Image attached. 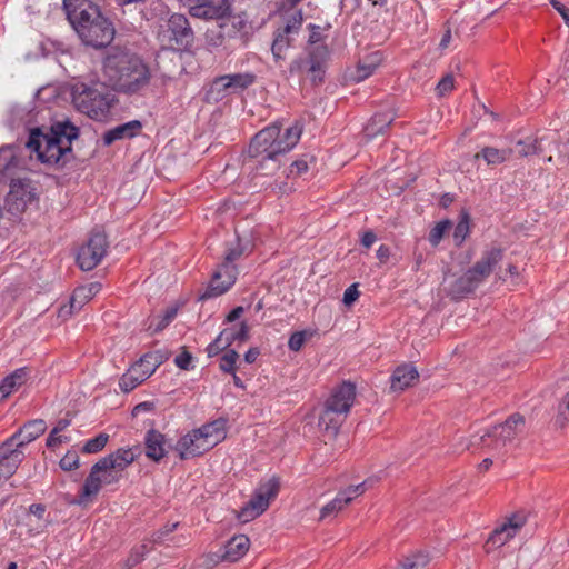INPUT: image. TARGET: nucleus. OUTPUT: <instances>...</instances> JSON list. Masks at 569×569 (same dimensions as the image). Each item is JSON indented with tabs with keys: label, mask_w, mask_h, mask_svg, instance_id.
Masks as SVG:
<instances>
[{
	"label": "nucleus",
	"mask_w": 569,
	"mask_h": 569,
	"mask_svg": "<svg viewBox=\"0 0 569 569\" xmlns=\"http://www.w3.org/2000/svg\"><path fill=\"white\" fill-rule=\"evenodd\" d=\"M301 126L296 122L282 130L279 123H273L259 131L251 140L248 154L262 174H270L280 167L279 157L290 151L299 141Z\"/></svg>",
	"instance_id": "nucleus-1"
},
{
	"label": "nucleus",
	"mask_w": 569,
	"mask_h": 569,
	"mask_svg": "<svg viewBox=\"0 0 569 569\" xmlns=\"http://www.w3.org/2000/svg\"><path fill=\"white\" fill-rule=\"evenodd\" d=\"M67 18L86 46L103 48L111 43L116 29L99 7L87 0H63Z\"/></svg>",
	"instance_id": "nucleus-2"
},
{
	"label": "nucleus",
	"mask_w": 569,
	"mask_h": 569,
	"mask_svg": "<svg viewBox=\"0 0 569 569\" xmlns=\"http://www.w3.org/2000/svg\"><path fill=\"white\" fill-rule=\"evenodd\" d=\"M103 71L110 84L126 93L142 90L151 79V71L143 60L122 49H112L108 53L103 61Z\"/></svg>",
	"instance_id": "nucleus-3"
},
{
	"label": "nucleus",
	"mask_w": 569,
	"mask_h": 569,
	"mask_svg": "<svg viewBox=\"0 0 569 569\" xmlns=\"http://www.w3.org/2000/svg\"><path fill=\"white\" fill-rule=\"evenodd\" d=\"M78 138V128L68 121L57 122L48 131L33 129L27 148L37 153L42 163L58 164L71 153V144Z\"/></svg>",
	"instance_id": "nucleus-4"
},
{
	"label": "nucleus",
	"mask_w": 569,
	"mask_h": 569,
	"mask_svg": "<svg viewBox=\"0 0 569 569\" xmlns=\"http://www.w3.org/2000/svg\"><path fill=\"white\" fill-rule=\"evenodd\" d=\"M525 427V418L515 413L503 423L483 428L469 437L460 436L455 443V451L489 449L500 452L512 443Z\"/></svg>",
	"instance_id": "nucleus-5"
},
{
	"label": "nucleus",
	"mask_w": 569,
	"mask_h": 569,
	"mask_svg": "<svg viewBox=\"0 0 569 569\" xmlns=\"http://www.w3.org/2000/svg\"><path fill=\"white\" fill-rule=\"evenodd\" d=\"M226 438L224 422L216 420L183 436L176 446L181 459H189L210 450Z\"/></svg>",
	"instance_id": "nucleus-6"
},
{
	"label": "nucleus",
	"mask_w": 569,
	"mask_h": 569,
	"mask_svg": "<svg viewBox=\"0 0 569 569\" xmlns=\"http://www.w3.org/2000/svg\"><path fill=\"white\" fill-rule=\"evenodd\" d=\"M158 40L161 46L171 50H181L192 40V30L183 14L174 13L160 24Z\"/></svg>",
	"instance_id": "nucleus-7"
},
{
	"label": "nucleus",
	"mask_w": 569,
	"mask_h": 569,
	"mask_svg": "<svg viewBox=\"0 0 569 569\" xmlns=\"http://www.w3.org/2000/svg\"><path fill=\"white\" fill-rule=\"evenodd\" d=\"M502 253L500 249H491L482 256V258L469 269L463 276L456 281V293H468L473 291L489 274L493 267L501 260Z\"/></svg>",
	"instance_id": "nucleus-8"
},
{
	"label": "nucleus",
	"mask_w": 569,
	"mask_h": 569,
	"mask_svg": "<svg viewBox=\"0 0 569 569\" xmlns=\"http://www.w3.org/2000/svg\"><path fill=\"white\" fill-rule=\"evenodd\" d=\"M279 488V479L276 477L261 482L251 499L239 511V520L249 522L262 515L268 509L270 502L277 497Z\"/></svg>",
	"instance_id": "nucleus-9"
},
{
	"label": "nucleus",
	"mask_w": 569,
	"mask_h": 569,
	"mask_svg": "<svg viewBox=\"0 0 569 569\" xmlns=\"http://www.w3.org/2000/svg\"><path fill=\"white\" fill-rule=\"evenodd\" d=\"M122 473L109 466L107 460L101 458L96 462L87 477L79 502H86L99 493L102 486L114 485L120 481Z\"/></svg>",
	"instance_id": "nucleus-10"
},
{
	"label": "nucleus",
	"mask_w": 569,
	"mask_h": 569,
	"mask_svg": "<svg viewBox=\"0 0 569 569\" xmlns=\"http://www.w3.org/2000/svg\"><path fill=\"white\" fill-rule=\"evenodd\" d=\"M112 94L102 92L97 88H84L73 101L78 110L94 120H103L111 107Z\"/></svg>",
	"instance_id": "nucleus-11"
},
{
	"label": "nucleus",
	"mask_w": 569,
	"mask_h": 569,
	"mask_svg": "<svg viewBox=\"0 0 569 569\" xmlns=\"http://www.w3.org/2000/svg\"><path fill=\"white\" fill-rule=\"evenodd\" d=\"M281 26L274 32L272 42V54L276 60L284 58V52L291 46L293 37L298 34L301 29L303 17L301 10L293 12L286 11L282 13Z\"/></svg>",
	"instance_id": "nucleus-12"
},
{
	"label": "nucleus",
	"mask_w": 569,
	"mask_h": 569,
	"mask_svg": "<svg viewBox=\"0 0 569 569\" xmlns=\"http://www.w3.org/2000/svg\"><path fill=\"white\" fill-rule=\"evenodd\" d=\"M241 254L242 251L238 248L227 251L224 262L214 271L210 286L202 298L217 297L230 289L237 279V268L233 261L240 258Z\"/></svg>",
	"instance_id": "nucleus-13"
},
{
	"label": "nucleus",
	"mask_w": 569,
	"mask_h": 569,
	"mask_svg": "<svg viewBox=\"0 0 569 569\" xmlns=\"http://www.w3.org/2000/svg\"><path fill=\"white\" fill-rule=\"evenodd\" d=\"M529 515L516 512L498 525L485 543L486 553H490L510 541L528 522Z\"/></svg>",
	"instance_id": "nucleus-14"
},
{
	"label": "nucleus",
	"mask_w": 569,
	"mask_h": 569,
	"mask_svg": "<svg viewBox=\"0 0 569 569\" xmlns=\"http://www.w3.org/2000/svg\"><path fill=\"white\" fill-rule=\"evenodd\" d=\"M107 247L106 236L100 232L93 233L78 252L77 262L79 267L84 271L96 268L104 257Z\"/></svg>",
	"instance_id": "nucleus-15"
},
{
	"label": "nucleus",
	"mask_w": 569,
	"mask_h": 569,
	"mask_svg": "<svg viewBox=\"0 0 569 569\" xmlns=\"http://www.w3.org/2000/svg\"><path fill=\"white\" fill-rule=\"evenodd\" d=\"M372 485L373 482L371 480H365L357 486H349L348 488L339 491L333 500L321 508L319 519L326 520L335 518L357 497L363 495L368 488L372 487Z\"/></svg>",
	"instance_id": "nucleus-16"
},
{
	"label": "nucleus",
	"mask_w": 569,
	"mask_h": 569,
	"mask_svg": "<svg viewBox=\"0 0 569 569\" xmlns=\"http://www.w3.org/2000/svg\"><path fill=\"white\" fill-rule=\"evenodd\" d=\"M256 81V76L251 72L230 73L218 77L211 84V92H217L222 97L239 93L249 88Z\"/></svg>",
	"instance_id": "nucleus-17"
},
{
	"label": "nucleus",
	"mask_w": 569,
	"mask_h": 569,
	"mask_svg": "<svg viewBox=\"0 0 569 569\" xmlns=\"http://www.w3.org/2000/svg\"><path fill=\"white\" fill-rule=\"evenodd\" d=\"M189 12L203 20H218L230 13L232 0H189Z\"/></svg>",
	"instance_id": "nucleus-18"
},
{
	"label": "nucleus",
	"mask_w": 569,
	"mask_h": 569,
	"mask_svg": "<svg viewBox=\"0 0 569 569\" xmlns=\"http://www.w3.org/2000/svg\"><path fill=\"white\" fill-rule=\"evenodd\" d=\"M14 445L8 439L0 445V480L9 479L24 459L23 450Z\"/></svg>",
	"instance_id": "nucleus-19"
},
{
	"label": "nucleus",
	"mask_w": 569,
	"mask_h": 569,
	"mask_svg": "<svg viewBox=\"0 0 569 569\" xmlns=\"http://www.w3.org/2000/svg\"><path fill=\"white\" fill-rule=\"evenodd\" d=\"M356 400V385L350 381H345L336 387L325 405L335 407V409L348 415Z\"/></svg>",
	"instance_id": "nucleus-20"
},
{
	"label": "nucleus",
	"mask_w": 569,
	"mask_h": 569,
	"mask_svg": "<svg viewBox=\"0 0 569 569\" xmlns=\"http://www.w3.org/2000/svg\"><path fill=\"white\" fill-rule=\"evenodd\" d=\"M101 284L99 282H92L87 286L78 287L70 299L69 306H63L59 310L60 318H68L73 312L79 311L84 303L91 300L99 291Z\"/></svg>",
	"instance_id": "nucleus-21"
},
{
	"label": "nucleus",
	"mask_w": 569,
	"mask_h": 569,
	"mask_svg": "<svg viewBox=\"0 0 569 569\" xmlns=\"http://www.w3.org/2000/svg\"><path fill=\"white\" fill-rule=\"evenodd\" d=\"M348 415L335 409V407L323 406L319 416L318 426L329 439L335 438Z\"/></svg>",
	"instance_id": "nucleus-22"
},
{
	"label": "nucleus",
	"mask_w": 569,
	"mask_h": 569,
	"mask_svg": "<svg viewBox=\"0 0 569 569\" xmlns=\"http://www.w3.org/2000/svg\"><path fill=\"white\" fill-rule=\"evenodd\" d=\"M46 431V423L43 420H32L27 422L22 428H20L17 432H14L8 440L14 446L23 450V448L40 437Z\"/></svg>",
	"instance_id": "nucleus-23"
},
{
	"label": "nucleus",
	"mask_w": 569,
	"mask_h": 569,
	"mask_svg": "<svg viewBox=\"0 0 569 569\" xmlns=\"http://www.w3.org/2000/svg\"><path fill=\"white\" fill-rule=\"evenodd\" d=\"M419 378L417 369L411 365H402L396 368L390 378V389L393 392H401L412 386Z\"/></svg>",
	"instance_id": "nucleus-24"
},
{
	"label": "nucleus",
	"mask_w": 569,
	"mask_h": 569,
	"mask_svg": "<svg viewBox=\"0 0 569 569\" xmlns=\"http://www.w3.org/2000/svg\"><path fill=\"white\" fill-rule=\"evenodd\" d=\"M249 547L250 540L247 536H234L224 545L221 559L223 561L236 562L248 552Z\"/></svg>",
	"instance_id": "nucleus-25"
},
{
	"label": "nucleus",
	"mask_w": 569,
	"mask_h": 569,
	"mask_svg": "<svg viewBox=\"0 0 569 569\" xmlns=\"http://www.w3.org/2000/svg\"><path fill=\"white\" fill-rule=\"evenodd\" d=\"M140 451L138 448H120L103 457L110 467L123 475V471L137 459Z\"/></svg>",
	"instance_id": "nucleus-26"
},
{
	"label": "nucleus",
	"mask_w": 569,
	"mask_h": 569,
	"mask_svg": "<svg viewBox=\"0 0 569 569\" xmlns=\"http://www.w3.org/2000/svg\"><path fill=\"white\" fill-rule=\"evenodd\" d=\"M146 456L153 461H159L166 456L164 436L157 430H149L144 438Z\"/></svg>",
	"instance_id": "nucleus-27"
},
{
	"label": "nucleus",
	"mask_w": 569,
	"mask_h": 569,
	"mask_svg": "<svg viewBox=\"0 0 569 569\" xmlns=\"http://www.w3.org/2000/svg\"><path fill=\"white\" fill-rule=\"evenodd\" d=\"M140 129L141 123L138 120H132L127 123L117 126L116 128L104 133V144L110 146L117 140L133 138L139 133Z\"/></svg>",
	"instance_id": "nucleus-28"
},
{
	"label": "nucleus",
	"mask_w": 569,
	"mask_h": 569,
	"mask_svg": "<svg viewBox=\"0 0 569 569\" xmlns=\"http://www.w3.org/2000/svg\"><path fill=\"white\" fill-rule=\"evenodd\" d=\"M381 53L379 51H375L363 59H361L355 70L352 79L357 82L363 81L368 77H370L375 70L381 63Z\"/></svg>",
	"instance_id": "nucleus-29"
},
{
	"label": "nucleus",
	"mask_w": 569,
	"mask_h": 569,
	"mask_svg": "<svg viewBox=\"0 0 569 569\" xmlns=\"http://www.w3.org/2000/svg\"><path fill=\"white\" fill-rule=\"evenodd\" d=\"M217 21L219 28L229 40L236 38L246 27V20L241 16L232 14L231 12L226 14V18H219Z\"/></svg>",
	"instance_id": "nucleus-30"
},
{
	"label": "nucleus",
	"mask_w": 569,
	"mask_h": 569,
	"mask_svg": "<svg viewBox=\"0 0 569 569\" xmlns=\"http://www.w3.org/2000/svg\"><path fill=\"white\" fill-rule=\"evenodd\" d=\"M392 121L393 114L391 112H381L375 114L365 128V136L368 139H372L378 134H382Z\"/></svg>",
	"instance_id": "nucleus-31"
},
{
	"label": "nucleus",
	"mask_w": 569,
	"mask_h": 569,
	"mask_svg": "<svg viewBox=\"0 0 569 569\" xmlns=\"http://www.w3.org/2000/svg\"><path fill=\"white\" fill-rule=\"evenodd\" d=\"M221 332L229 345L234 341L244 342L249 338V327L246 322L233 325L223 329Z\"/></svg>",
	"instance_id": "nucleus-32"
},
{
	"label": "nucleus",
	"mask_w": 569,
	"mask_h": 569,
	"mask_svg": "<svg viewBox=\"0 0 569 569\" xmlns=\"http://www.w3.org/2000/svg\"><path fill=\"white\" fill-rule=\"evenodd\" d=\"M509 152L507 150H500L492 147H486L481 152L476 153L475 158H483L488 164H499L507 160Z\"/></svg>",
	"instance_id": "nucleus-33"
},
{
	"label": "nucleus",
	"mask_w": 569,
	"mask_h": 569,
	"mask_svg": "<svg viewBox=\"0 0 569 569\" xmlns=\"http://www.w3.org/2000/svg\"><path fill=\"white\" fill-rule=\"evenodd\" d=\"M143 376H138L137 368L130 367L119 380V387L123 392H130L143 382Z\"/></svg>",
	"instance_id": "nucleus-34"
},
{
	"label": "nucleus",
	"mask_w": 569,
	"mask_h": 569,
	"mask_svg": "<svg viewBox=\"0 0 569 569\" xmlns=\"http://www.w3.org/2000/svg\"><path fill=\"white\" fill-rule=\"evenodd\" d=\"M429 561L427 553L419 552L405 558L397 569H427Z\"/></svg>",
	"instance_id": "nucleus-35"
},
{
	"label": "nucleus",
	"mask_w": 569,
	"mask_h": 569,
	"mask_svg": "<svg viewBox=\"0 0 569 569\" xmlns=\"http://www.w3.org/2000/svg\"><path fill=\"white\" fill-rule=\"evenodd\" d=\"M469 214L467 212H462L459 222L455 227L453 230V240L456 244H461L469 233Z\"/></svg>",
	"instance_id": "nucleus-36"
},
{
	"label": "nucleus",
	"mask_w": 569,
	"mask_h": 569,
	"mask_svg": "<svg viewBox=\"0 0 569 569\" xmlns=\"http://www.w3.org/2000/svg\"><path fill=\"white\" fill-rule=\"evenodd\" d=\"M176 315H177L176 308L167 309L160 319L154 318L151 321V323L149 326V330H152L153 333L163 330L173 320Z\"/></svg>",
	"instance_id": "nucleus-37"
},
{
	"label": "nucleus",
	"mask_w": 569,
	"mask_h": 569,
	"mask_svg": "<svg viewBox=\"0 0 569 569\" xmlns=\"http://www.w3.org/2000/svg\"><path fill=\"white\" fill-rule=\"evenodd\" d=\"M16 166V154L11 147L0 148V173H4Z\"/></svg>",
	"instance_id": "nucleus-38"
},
{
	"label": "nucleus",
	"mask_w": 569,
	"mask_h": 569,
	"mask_svg": "<svg viewBox=\"0 0 569 569\" xmlns=\"http://www.w3.org/2000/svg\"><path fill=\"white\" fill-rule=\"evenodd\" d=\"M206 40L209 46L217 48L226 46L229 39L224 36L219 26H217L207 30Z\"/></svg>",
	"instance_id": "nucleus-39"
},
{
	"label": "nucleus",
	"mask_w": 569,
	"mask_h": 569,
	"mask_svg": "<svg viewBox=\"0 0 569 569\" xmlns=\"http://www.w3.org/2000/svg\"><path fill=\"white\" fill-rule=\"evenodd\" d=\"M109 440V436L107 433H99L97 437L89 439L83 446V452L86 453H96L101 451Z\"/></svg>",
	"instance_id": "nucleus-40"
},
{
	"label": "nucleus",
	"mask_w": 569,
	"mask_h": 569,
	"mask_svg": "<svg viewBox=\"0 0 569 569\" xmlns=\"http://www.w3.org/2000/svg\"><path fill=\"white\" fill-rule=\"evenodd\" d=\"M451 222L449 220H442L438 222L430 231L429 233V241L432 246H437L443 234L451 228Z\"/></svg>",
	"instance_id": "nucleus-41"
},
{
	"label": "nucleus",
	"mask_w": 569,
	"mask_h": 569,
	"mask_svg": "<svg viewBox=\"0 0 569 569\" xmlns=\"http://www.w3.org/2000/svg\"><path fill=\"white\" fill-rule=\"evenodd\" d=\"M239 358V355L234 350H228L222 357L220 361V369L228 373H233L236 370V363Z\"/></svg>",
	"instance_id": "nucleus-42"
},
{
	"label": "nucleus",
	"mask_w": 569,
	"mask_h": 569,
	"mask_svg": "<svg viewBox=\"0 0 569 569\" xmlns=\"http://www.w3.org/2000/svg\"><path fill=\"white\" fill-rule=\"evenodd\" d=\"M144 362L149 363V370L156 371L157 368L168 359L166 351L157 350L144 355Z\"/></svg>",
	"instance_id": "nucleus-43"
},
{
	"label": "nucleus",
	"mask_w": 569,
	"mask_h": 569,
	"mask_svg": "<svg viewBox=\"0 0 569 569\" xmlns=\"http://www.w3.org/2000/svg\"><path fill=\"white\" fill-rule=\"evenodd\" d=\"M116 2L122 8L124 13H142L146 8V0H116Z\"/></svg>",
	"instance_id": "nucleus-44"
},
{
	"label": "nucleus",
	"mask_w": 569,
	"mask_h": 569,
	"mask_svg": "<svg viewBox=\"0 0 569 569\" xmlns=\"http://www.w3.org/2000/svg\"><path fill=\"white\" fill-rule=\"evenodd\" d=\"M230 345L228 343L227 339L222 335V332L219 333V336L207 347V353L209 357H214L222 350L227 349Z\"/></svg>",
	"instance_id": "nucleus-45"
},
{
	"label": "nucleus",
	"mask_w": 569,
	"mask_h": 569,
	"mask_svg": "<svg viewBox=\"0 0 569 569\" xmlns=\"http://www.w3.org/2000/svg\"><path fill=\"white\" fill-rule=\"evenodd\" d=\"M10 385H12L13 389H18L21 387L28 379V369L19 368L14 370L11 375L6 377Z\"/></svg>",
	"instance_id": "nucleus-46"
},
{
	"label": "nucleus",
	"mask_w": 569,
	"mask_h": 569,
	"mask_svg": "<svg viewBox=\"0 0 569 569\" xmlns=\"http://www.w3.org/2000/svg\"><path fill=\"white\" fill-rule=\"evenodd\" d=\"M147 552H148V548L146 545H141V546L132 549L130 556L127 559L128 569H131L133 566L140 563L144 559V556L147 555Z\"/></svg>",
	"instance_id": "nucleus-47"
},
{
	"label": "nucleus",
	"mask_w": 569,
	"mask_h": 569,
	"mask_svg": "<svg viewBox=\"0 0 569 569\" xmlns=\"http://www.w3.org/2000/svg\"><path fill=\"white\" fill-rule=\"evenodd\" d=\"M455 88V79L452 74H446L438 82L436 87V92L439 97H443L448 94Z\"/></svg>",
	"instance_id": "nucleus-48"
},
{
	"label": "nucleus",
	"mask_w": 569,
	"mask_h": 569,
	"mask_svg": "<svg viewBox=\"0 0 569 569\" xmlns=\"http://www.w3.org/2000/svg\"><path fill=\"white\" fill-rule=\"evenodd\" d=\"M307 332L306 331H297L293 332L288 341V347L292 351H299L303 343L306 342Z\"/></svg>",
	"instance_id": "nucleus-49"
},
{
	"label": "nucleus",
	"mask_w": 569,
	"mask_h": 569,
	"mask_svg": "<svg viewBox=\"0 0 569 569\" xmlns=\"http://www.w3.org/2000/svg\"><path fill=\"white\" fill-rule=\"evenodd\" d=\"M79 466V457L76 452H68L60 460V467L63 470L70 471Z\"/></svg>",
	"instance_id": "nucleus-50"
},
{
	"label": "nucleus",
	"mask_w": 569,
	"mask_h": 569,
	"mask_svg": "<svg viewBox=\"0 0 569 569\" xmlns=\"http://www.w3.org/2000/svg\"><path fill=\"white\" fill-rule=\"evenodd\" d=\"M569 420V392L562 399V402L559 406V415L557 418V422L563 427L566 422Z\"/></svg>",
	"instance_id": "nucleus-51"
},
{
	"label": "nucleus",
	"mask_w": 569,
	"mask_h": 569,
	"mask_svg": "<svg viewBox=\"0 0 569 569\" xmlns=\"http://www.w3.org/2000/svg\"><path fill=\"white\" fill-rule=\"evenodd\" d=\"M29 512L31 516H34L41 523L38 526L39 529H43L47 527V521L43 519L46 507L41 503H33L29 507Z\"/></svg>",
	"instance_id": "nucleus-52"
},
{
	"label": "nucleus",
	"mask_w": 569,
	"mask_h": 569,
	"mask_svg": "<svg viewBox=\"0 0 569 569\" xmlns=\"http://www.w3.org/2000/svg\"><path fill=\"white\" fill-rule=\"evenodd\" d=\"M146 358L142 356L139 361H137L134 365H132V368H137L138 376H143V381H146L151 375L154 373V371L149 370V363L144 362Z\"/></svg>",
	"instance_id": "nucleus-53"
},
{
	"label": "nucleus",
	"mask_w": 569,
	"mask_h": 569,
	"mask_svg": "<svg viewBox=\"0 0 569 569\" xmlns=\"http://www.w3.org/2000/svg\"><path fill=\"white\" fill-rule=\"evenodd\" d=\"M308 171V162L303 159L295 161L289 169V177H298Z\"/></svg>",
	"instance_id": "nucleus-54"
},
{
	"label": "nucleus",
	"mask_w": 569,
	"mask_h": 569,
	"mask_svg": "<svg viewBox=\"0 0 569 569\" xmlns=\"http://www.w3.org/2000/svg\"><path fill=\"white\" fill-rule=\"evenodd\" d=\"M359 297V291L357 288V283L349 286L343 293V303L346 306H351Z\"/></svg>",
	"instance_id": "nucleus-55"
},
{
	"label": "nucleus",
	"mask_w": 569,
	"mask_h": 569,
	"mask_svg": "<svg viewBox=\"0 0 569 569\" xmlns=\"http://www.w3.org/2000/svg\"><path fill=\"white\" fill-rule=\"evenodd\" d=\"M192 361V356L188 351H183L178 355L174 359V363L177 367L183 370H188L190 368Z\"/></svg>",
	"instance_id": "nucleus-56"
},
{
	"label": "nucleus",
	"mask_w": 569,
	"mask_h": 569,
	"mask_svg": "<svg viewBox=\"0 0 569 569\" xmlns=\"http://www.w3.org/2000/svg\"><path fill=\"white\" fill-rule=\"evenodd\" d=\"M67 440H68L67 437H62V436H60V433H53V429H52L47 439V446L49 448H54L58 445L66 442Z\"/></svg>",
	"instance_id": "nucleus-57"
},
{
	"label": "nucleus",
	"mask_w": 569,
	"mask_h": 569,
	"mask_svg": "<svg viewBox=\"0 0 569 569\" xmlns=\"http://www.w3.org/2000/svg\"><path fill=\"white\" fill-rule=\"evenodd\" d=\"M553 8L561 14L562 19L565 20L566 24L569 26V9L563 6L558 0L551 1Z\"/></svg>",
	"instance_id": "nucleus-58"
},
{
	"label": "nucleus",
	"mask_w": 569,
	"mask_h": 569,
	"mask_svg": "<svg viewBox=\"0 0 569 569\" xmlns=\"http://www.w3.org/2000/svg\"><path fill=\"white\" fill-rule=\"evenodd\" d=\"M12 385L9 383V381L4 378L0 383V402L4 400L12 391H13Z\"/></svg>",
	"instance_id": "nucleus-59"
},
{
	"label": "nucleus",
	"mask_w": 569,
	"mask_h": 569,
	"mask_svg": "<svg viewBox=\"0 0 569 569\" xmlns=\"http://www.w3.org/2000/svg\"><path fill=\"white\" fill-rule=\"evenodd\" d=\"M376 239V234L372 231H367L362 236L361 243L363 247L370 248L375 243Z\"/></svg>",
	"instance_id": "nucleus-60"
},
{
	"label": "nucleus",
	"mask_w": 569,
	"mask_h": 569,
	"mask_svg": "<svg viewBox=\"0 0 569 569\" xmlns=\"http://www.w3.org/2000/svg\"><path fill=\"white\" fill-rule=\"evenodd\" d=\"M259 350L258 348H250L246 353H244V360L246 362L248 363H253L258 356H259Z\"/></svg>",
	"instance_id": "nucleus-61"
},
{
	"label": "nucleus",
	"mask_w": 569,
	"mask_h": 569,
	"mask_svg": "<svg viewBox=\"0 0 569 569\" xmlns=\"http://www.w3.org/2000/svg\"><path fill=\"white\" fill-rule=\"evenodd\" d=\"M389 254H390V250L387 246H380L377 250V258L381 261V262H386L387 259L389 258Z\"/></svg>",
	"instance_id": "nucleus-62"
},
{
	"label": "nucleus",
	"mask_w": 569,
	"mask_h": 569,
	"mask_svg": "<svg viewBox=\"0 0 569 569\" xmlns=\"http://www.w3.org/2000/svg\"><path fill=\"white\" fill-rule=\"evenodd\" d=\"M244 309L243 307H237L234 308L228 316H227V321L228 322H233L236 321L237 319H239L241 317V315L243 313Z\"/></svg>",
	"instance_id": "nucleus-63"
},
{
	"label": "nucleus",
	"mask_w": 569,
	"mask_h": 569,
	"mask_svg": "<svg viewBox=\"0 0 569 569\" xmlns=\"http://www.w3.org/2000/svg\"><path fill=\"white\" fill-rule=\"evenodd\" d=\"M69 425H70L69 419H60L53 428V433H60L61 431L67 429L69 427Z\"/></svg>",
	"instance_id": "nucleus-64"
}]
</instances>
